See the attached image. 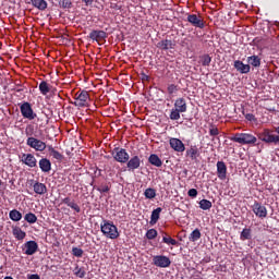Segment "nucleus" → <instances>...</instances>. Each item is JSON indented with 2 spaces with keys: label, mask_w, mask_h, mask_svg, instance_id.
<instances>
[{
  "label": "nucleus",
  "mask_w": 279,
  "mask_h": 279,
  "mask_svg": "<svg viewBox=\"0 0 279 279\" xmlns=\"http://www.w3.org/2000/svg\"><path fill=\"white\" fill-rule=\"evenodd\" d=\"M88 38L95 43H99L100 40H106V38H108V33L105 31L94 29L89 33Z\"/></svg>",
  "instance_id": "4468645a"
},
{
  "label": "nucleus",
  "mask_w": 279,
  "mask_h": 279,
  "mask_svg": "<svg viewBox=\"0 0 279 279\" xmlns=\"http://www.w3.org/2000/svg\"><path fill=\"white\" fill-rule=\"evenodd\" d=\"M201 239H202V232L199 231V229H195L194 231H192L189 236V241H191V243H195L196 241H199Z\"/></svg>",
  "instance_id": "c756f323"
},
{
  "label": "nucleus",
  "mask_w": 279,
  "mask_h": 279,
  "mask_svg": "<svg viewBox=\"0 0 279 279\" xmlns=\"http://www.w3.org/2000/svg\"><path fill=\"white\" fill-rule=\"evenodd\" d=\"M20 112L24 119H28V121H34L38 114L34 112V109L32 108V104L25 101L22 105H20Z\"/></svg>",
  "instance_id": "423d86ee"
},
{
  "label": "nucleus",
  "mask_w": 279,
  "mask_h": 279,
  "mask_svg": "<svg viewBox=\"0 0 279 279\" xmlns=\"http://www.w3.org/2000/svg\"><path fill=\"white\" fill-rule=\"evenodd\" d=\"M156 236H158V231L156 229H149L146 232V239H148V241H154Z\"/></svg>",
  "instance_id": "ea45409f"
},
{
  "label": "nucleus",
  "mask_w": 279,
  "mask_h": 279,
  "mask_svg": "<svg viewBox=\"0 0 279 279\" xmlns=\"http://www.w3.org/2000/svg\"><path fill=\"white\" fill-rule=\"evenodd\" d=\"M144 196L146 197V199H154V197H156V190L153 187L146 189L144 192Z\"/></svg>",
  "instance_id": "4c0bfd02"
},
{
  "label": "nucleus",
  "mask_w": 279,
  "mask_h": 279,
  "mask_svg": "<svg viewBox=\"0 0 279 279\" xmlns=\"http://www.w3.org/2000/svg\"><path fill=\"white\" fill-rule=\"evenodd\" d=\"M24 220L27 221V223H36L38 217L34 213H28L24 216Z\"/></svg>",
  "instance_id": "c9c22d12"
},
{
  "label": "nucleus",
  "mask_w": 279,
  "mask_h": 279,
  "mask_svg": "<svg viewBox=\"0 0 279 279\" xmlns=\"http://www.w3.org/2000/svg\"><path fill=\"white\" fill-rule=\"evenodd\" d=\"M39 169L43 171V173H49V171H51V160L41 158L39 160Z\"/></svg>",
  "instance_id": "b1692460"
},
{
  "label": "nucleus",
  "mask_w": 279,
  "mask_h": 279,
  "mask_svg": "<svg viewBox=\"0 0 279 279\" xmlns=\"http://www.w3.org/2000/svg\"><path fill=\"white\" fill-rule=\"evenodd\" d=\"M185 156L187 158H191L192 160H197V158H199L201 153H199V148H197L196 145H192L185 153Z\"/></svg>",
  "instance_id": "4be33fe9"
},
{
  "label": "nucleus",
  "mask_w": 279,
  "mask_h": 279,
  "mask_svg": "<svg viewBox=\"0 0 279 279\" xmlns=\"http://www.w3.org/2000/svg\"><path fill=\"white\" fill-rule=\"evenodd\" d=\"M230 141L239 143L240 145H256L258 138L251 133H235Z\"/></svg>",
  "instance_id": "f03ea898"
},
{
  "label": "nucleus",
  "mask_w": 279,
  "mask_h": 279,
  "mask_svg": "<svg viewBox=\"0 0 279 279\" xmlns=\"http://www.w3.org/2000/svg\"><path fill=\"white\" fill-rule=\"evenodd\" d=\"M72 104L76 108H88L90 106V94L86 90L77 92L74 95V102Z\"/></svg>",
  "instance_id": "7ed1b4c3"
},
{
  "label": "nucleus",
  "mask_w": 279,
  "mask_h": 279,
  "mask_svg": "<svg viewBox=\"0 0 279 279\" xmlns=\"http://www.w3.org/2000/svg\"><path fill=\"white\" fill-rule=\"evenodd\" d=\"M209 136H219V129L214 124H210Z\"/></svg>",
  "instance_id": "a18cd8bd"
},
{
  "label": "nucleus",
  "mask_w": 279,
  "mask_h": 279,
  "mask_svg": "<svg viewBox=\"0 0 279 279\" xmlns=\"http://www.w3.org/2000/svg\"><path fill=\"white\" fill-rule=\"evenodd\" d=\"M9 218L11 221H21V219H23V214L17 209H13L9 213Z\"/></svg>",
  "instance_id": "c85d7f7f"
},
{
  "label": "nucleus",
  "mask_w": 279,
  "mask_h": 279,
  "mask_svg": "<svg viewBox=\"0 0 279 279\" xmlns=\"http://www.w3.org/2000/svg\"><path fill=\"white\" fill-rule=\"evenodd\" d=\"M161 234H162V239H163V236H170V235H169L167 232H165V231H162Z\"/></svg>",
  "instance_id": "5fc2aeb1"
},
{
  "label": "nucleus",
  "mask_w": 279,
  "mask_h": 279,
  "mask_svg": "<svg viewBox=\"0 0 279 279\" xmlns=\"http://www.w3.org/2000/svg\"><path fill=\"white\" fill-rule=\"evenodd\" d=\"M31 185H33L36 195H45L47 193V185L45 183L31 180Z\"/></svg>",
  "instance_id": "dca6fc26"
},
{
  "label": "nucleus",
  "mask_w": 279,
  "mask_h": 279,
  "mask_svg": "<svg viewBox=\"0 0 279 279\" xmlns=\"http://www.w3.org/2000/svg\"><path fill=\"white\" fill-rule=\"evenodd\" d=\"M210 62H213V58L210 57V54H204L202 57V65L203 66H210Z\"/></svg>",
  "instance_id": "79ce46f5"
},
{
  "label": "nucleus",
  "mask_w": 279,
  "mask_h": 279,
  "mask_svg": "<svg viewBox=\"0 0 279 279\" xmlns=\"http://www.w3.org/2000/svg\"><path fill=\"white\" fill-rule=\"evenodd\" d=\"M161 213H162L161 207H157L151 211L150 221H149L150 226H156L158 223V219H160Z\"/></svg>",
  "instance_id": "393cba45"
},
{
  "label": "nucleus",
  "mask_w": 279,
  "mask_h": 279,
  "mask_svg": "<svg viewBox=\"0 0 279 279\" xmlns=\"http://www.w3.org/2000/svg\"><path fill=\"white\" fill-rule=\"evenodd\" d=\"M53 90L56 89H53V86L47 83V81H41L39 83V92L44 97H47V95H49V93H53Z\"/></svg>",
  "instance_id": "6ab92c4d"
},
{
  "label": "nucleus",
  "mask_w": 279,
  "mask_h": 279,
  "mask_svg": "<svg viewBox=\"0 0 279 279\" xmlns=\"http://www.w3.org/2000/svg\"><path fill=\"white\" fill-rule=\"evenodd\" d=\"M247 62L248 64H251V66H255V69H258V66H260V58H258V56L247 57Z\"/></svg>",
  "instance_id": "7c9ffc66"
},
{
  "label": "nucleus",
  "mask_w": 279,
  "mask_h": 279,
  "mask_svg": "<svg viewBox=\"0 0 279 279\" xmlns=\"http://www.w3.org/2000/svg\"><path fill=\"white\" fill-rule=\"evenodd\" d=\"M73 274L76 276V278H84L86 276V270H84V268H80V266H76Z\"/></svg>",
  "instance_id": "58836bf2"
},
{
  "label": "nucleus",
  "mask_w": 279,
  "mask_h": 279,
  "mask_svg": "<svg viewBox=\"0 0 279 279\" xmlns=\"http://www.w3.org/2000/svg\"><path fill=\"white\" fill-rule=\"evenodd\" d=\"M180 114H182L181 111H179L175 108H172L170 110V116L169 117H170L171 121H180Z\"/></svg>",
  "instance_id": "e433bc0d"
},
{
  "label": "nucleus",
  "mask_w": 279,
  "mask_h": 279,
  "mask_svg": "<svg viewBox=\"0 0 279 279\" xmlns=\"http://www.w3.org/2000/svg\"><path fill=\"white\" fill-rule=\"evenodd\" d=\"M122 8H123V5H121L119 3L111 2V4H110L111 10H122Z\"/></svg>",
  "instance_id": "de8ad7c7"
},
{
  "label": "nucleus",
  "mask_w": 279,
  "mask_h": 279,
  "mask_svg": "<svg viewBox=\"0 0 279 279\" xmlns=\"http://www.w3.org/2000/svg\"><path fill=\"white\" fill-rule=\"evenodd\" d=\"M251 208L254 215L259 217V219H265V217H267V207H265L263 203H258V201H255Z\"/></svg>",
  "instance_id": "9b49d317"
},
{
  "label": "nucleus",
  "mask_w": 279,
  "mask_h": 279,
  "mask_svg": "<svg viewBox=\"0 0 279 279\" xmlns=\"http://www.w3.org/2000/svg\"><path fill=\"white\" fill-rule=\"evenodd\" d=\"M22 162L26 165V167H31V169H34V167H37V160L36 157L32 154H23L22 155Z\"/></svg>",
  "instance_id": "f3484780"
},
{
  "label": "nucleus",
  "mask_w": 279,
  "mask_h": 279,
  "mask_svg": "<svg viewBox=\"0 0 279 279\" xmlns=\"http://www.w3.org/2000/svg\"><path fill=\"white\" fill-rule=\"evenodd\" d=\"M28 279H40V276L37 275V274L31 275V276L28 277Z\"/></svg>",
  "instance_id": "864d4df0"
},
{
  "label": "nucleus",
  "mask_w": 279,
  "mask_h": 279,
  "mask_svg": "<svg viewBox=\"0 0 279 279\" xmlns=\"http://www.w3.org/2000/svg\"><path fill=\"white\" fill-rule=\"evenodd\" d=\"M148 162L153 165V167H162V159H160L156 154H151L149 156Z\"/></svg>",
  "instance_id": "cd10ccee"
},
{
  "label": "nucleus",
  "mask_w": 279,
  "mask_h": 279,
  "mask_svg": "<svg viewBox=\"0 0 279 279\" xmlns=\"http://www.w3.org/2000/svg\"><path fill=\"white\" fill-rule=\"evenodd\" d=\"M1 184H2V182H1V180H0V186H1Z\"/></svg>",
  "instance_id": "13d9d810"
},
{
  "label": "nucleus",
  "mask_w": 279,
  "mask_h": 279,
  "mask_svg": "<svg viewBox=\"0 0 279 279\" xmlns=\"http://www.w3.org/2000/svg\"><path fill=\"white\" fill-rule=\"evenodd\" d=\"M49 155L54 158V160H58L59 162H62L64 160V155H62L60 151L56 150L53 146H48Z\"/></svg>",
  "instance_id": "bb28decb"
},
{
  "label": "nucleus",
  "mask_w": 279,
  "mask_h": 279,
  "mask_svg": "<svg viewBox=\"0 0 279 279\" xmlns=\"http://www.w3.org/2000/svg\"><path fill=\"white\" fill-rule=\"evenodd\" d=\"M100 232L106 236V239H111L112 241L119 239L121 234L119 233V228L114 222L104 219L100 223Z\"/></svg>",
  "instance_id": "f257e3e1"
},
{
  "label": "nucleus",
  "mask_w": 279,
  "mask_h": 279,
  "mask_svg": "<svg viewBox=\"0 0 279 279\" xmlns=\"http://www.w3.org/2000/svg\"><path fill=\"white\" fill-rule=\"evenodd\" d=\"M233 66L238 71V73H241L242 75L250 73V71L252 69L250 66V64H245L241 60H235L234 63H233Z\"/></svg>",
  "instance_id": "a211bd4d"
},
{
  "label": "nucleus",
  "mask_w": 279,
  "mask_h": 279,
  "mask_svg": "<svg viewBox=\"0 0 279 279\" xmlns=\"http://www.w3.org/2000/svg\"><path fill=\"white\" fill-rule=\"evenodd\" d=\"M26 145L35 149V151H45L47 149V144L36 137H28Z\"/></svg>",
  "instance_id": "6e6552de"
},
{
  "label": "nucleus",
  "mask_w": 279,
  "mask_h": 279,
  "mask_svg": "<svg viewBox=\"0 0 279 279\" xmlns=\"http://www.w3.org/2000/svg\"><path fill=\"white\" fill-rule=\"evenodd\" d=\"M198 205L202 210H210V208H213V202L206 198H203L202 201H199Z\"/></svg>",
  "instance_id": "72a5a7b5"
},
{
  "label": "nucleus",
  "mask_w": 279,
  "mask_h": 279,
  "mask_svg": "<svg viewBox=\"0 0 279 279\" xmlns=\"http://www.w3.org/2000/svg\"><path fill=\"white\" fill-rule=\"evenodd\" d=\"M189 197H197V190L191 189L187 192Z\"/></svg>",
  "instance_id": "8fccbe9b"
},
{
  "label": "nucleus",
  "mask_w": 279,
  "mask_h": 279,
  "mask_svg": "<svg viewBox=\"0 0 279 279\" xmlns=\"http://www.w3.org/2000/svg\"><path fill=\"white\" fill-rule=\"evenodd\" d=\"M173 47H175V44L171 39H163L157 44V48L162 51H168V49H173Z\"/></svg>",
  "instance_id": "5701e85b"
},
{
  "label": "nucleus",
  "mask_w": 279,
  "mask_h": 279,
  "mask_svg": "<svg viewBox=\"0 0 279 279\" xmlns=\"http://www.w3.org/2000/svg\"><path fill=\"white\" fill-rule=\"evenodd\" d=\"M186 21L192 27H196L198 29H204L206 27V22L201 14H187Z\"/></svg>",
  "instance_id": "0eeeda50"
},
{
  "label": "nucleus",
  "mask_w": 279,
  "mask_h": 279,
  "mask_svg": "<svg viewBox=\"0 0 279 279\" xmlns=\"http://www.w3.org/2000/svg\"><path fill=\"white\" fill-rule=\"evenodd\" d=\"M111 156L116 160V162H120L121 165H125V162L130 160V154L128 153V150H125V148H113V150L111 151Z\"/></svg>",
  "instance_id": "39448f33"
},
{
  "label": "nucleus",
  "mask_w": 279,
  "mask_h": 279,
  "mask_svg": "<svg viewBox=\"0 0 279 279\" xmlns=\"http://www.w3.org/2000/svg\"><path fill=\"white\" fill-rule=\"evenodd\" d=\"M22 252L26 256H34L38 252V243L34 240L27 241L22 245Z\"/></svg>",
  "instance_id": "9d476101"
},
{
  "label": "nucleus",
  "mask_w": 279,
  "mask_h": 279,
  "mask_svg": "<svg viewBox=\"0 0 279 279\" xmlns=\"http://www.w3.org/2000/svg\"><path fill=\"white\" fill-rule=\"evenodd\" d=\"M61 204H65V206H69V208H72V210L76 213H82V207H80V205L75 203L74 199H71V197L63 198Z\"/></svg>",
  "instance_id": "412c9836"
},
{
  "label": "nucleus",
  "mask_w": 279,
  "mask_h": 279,
  "mask_svg": "<svg viewBox=\"0 0 279 279\" xmlns=\"http://www.w3.org/2000/svg\"><path fill=\"white\" fill-rule=\"evenodd\" d=\"M162 243H166V245H178V242L175 241V239L171 238V235L163 236Z\"/></svg>",
  "instance_id": "37998d69"
},
{
  "label": "nucleus",
  "mask_w": 279,
  "mask_h": 279,
  "mask_svg": "<svg viewBox=\"0 0 279 279\" xmlns=\"http://www.w3.org/2000/svg\"><path fill=\"white\" fill-rule=\"evenodd\" d=\"M22 89H17V93H21Z\"/></svg>",
  "instance_id": "4d7b16f0"
},
{
  "label": "nucleus",
  "mask_w": 279,
  "mask_h": 279,
  "mask_svg": "<svg viewBox=\"0 0 279 279\" xmlns=\"http://www.w3.org/2000/svg\"><path fill=\"white\" fill-rule=\"evenodd\" d=\"M72 254L73 256H75L76 258H82V256H84V250L80 248V247H73L72 248Z\"/></svg>",
  "instance_id": "c03bdc74"
},
{
  "label": "nucleus",
  "mask_w": 279,
  "mask_h": 279,
  "mask_svg": "<svg viewBox=\"0 0 279 279\" xmlns=\"http://www.w3.org/2000/svg\"><path fill=\"white\" fill-rule=\"evenodd\" d=\"M169 145H170L171 149H173L174 151H178L179 154H182L183 151L186 150V146H184V143L181 142L180 138H177V137H171L169 140Z\"/></svg>",
  "instance_id": "f8f14e48"
},
{
  "label": "nucleus",
  "mask_w": 279,
  "mask_h": 279,
  "mask_svg": "<svg viewBox=\"0 0 279 279\" xmlns=\"http://www.w3.org/2000/svg\"><path fill=\"white\" fill-rule=\"evenodd\" d=\"M216 167H217V175L219 180H226V178H228V166H226V162L218 161L216 163Z\"/></svg>",
  "instance_id": "2eb2a0df"
},
{
  "label": "nucleus",
  "mask_w": 279,
  "mask_h": 279,
  "mask_svg": "<svg viewBox=\"0 0 279 279\" xmlns=\"http://www.w3.org/2000/svg\"><path fill=\"white\" fill-rule=\"evenodd\" d=\"M4 279H14V278H12L11 276H8V277H4Z\"/></svg>",
  "instance_id": "6e6d98bb"
},
{
  "label": "nucleus",
  "mask_w": 279,
  "mask_h": 279,
  "mask_svg": "<svg viewBox=\"0 0 279 279\" xmlns=\"http://www.w3.org/2000/svg\"><path fill=\"white\" fill-rule=\"evenodd\" d=\"M245 119L246 121H256V117L253 113H247Z\"/></svg>",
  "instance_id": "3c124183"
},
{
  "label": "nucleus",
  "mask_w": 279,
  "mask_h": 279,
  "mask_svg": "<svg viewBox=\"0 0 279 279\" xmlns=\"http://www.w3.org/2000/svg\"><path fill=\"white\" fill-rule=\"evenodd\" d=\"M126 169L128 171H136V169H141V157L137 155L133 157H129V160L126 161Z\"/></svg>",
  "instance_id": "ddd939ff"
},
{
  "label": "nucleus",
  "mask_w": 279,
  "mask_h": 279,
  "mask_svg": "<svg viewBox=\"0 0 279 279\" xmlns=\"http://www.w3.org/2000/svg\"><path fill=\"white\" fill-rule=\"evenodd\" d=\"M250 239H252V229H250V228L243 229L240 234V240L241 241H250Z\"/></svg>",
  "instance_id": "2f4dec72"
},
{
  "label": "nucleus",
  "mask_w": 279,
  "mask_h": 279,
  "mask_svg": "<svg viewBox=\"0 0 279 279\" xmlns=\"http://www.w3.org/2000/svg\"><path fill=\"white\" fill-rule=\"evenodd\" d=\"M174 109L179 110V112L184 113L189 110V106L186 105L185 98H177L174 101Z\"/></svg>",
  "instance_id": "aec40b11"
},
{
  "label": "nucleus",
  "mask_w": 279,
  "mask_h": 279,
  "mask_svg": "<svg viewBox=\"0 0 279 279\" xmlns=\"http://www.w3.org/2000/svg\"><path fill=\"white\" fill-rule=\"evenodd\" d=\"M85 5H93V0H82Z\"/></svg>",
  "instance_id": "603ef678"
},
{
  "label": "nucleus",
  "mask_w": 279,
  "mask_h": 279,
  "mask_svg": "<svg viewBox=\"0 0 279 279\" xmlns=\"http://www.w3.org/2000/svg\"><path fill=\"white\" fill-rule=\"evenodd\" d=\"M259 141H263V143L274 144L278 145L279 143V135L274 134V131L269 129H264L263 132L258 134Z\"/></svg>",
  "instance_id": "20e7f679"
},
{
  "label": "nucleus",
  "mask_w": 279,
  "mask_h": 279,
  "mask_svg": "<svg viewBox=\"0 0 279 279\" xmlns=\"http://www.w3.org/2000/svg\"><path fill=\"white\" fill-rule=\"evenodd\" d=\"M25 134H26V136H31L29 138H32V136L34 134V128L33 126L26 128Z\"/></svg>",
  "instance_id": "09e8293b"
},
{
  "label": "nucleus",
  "mask_w": 279,
  "mask_h": 279,
  "mask_svg": "<svg viewBox=\"0 0 279 279\" xmlns=\"http://www.w3.org/2000/svg\"><path fill=\"white\" fill-rule=\"evenodd\" d=\"M60 5L69 9L73 5V3L71 2V0H62L60 1Z\"/></svg>",
  "instance_id": "49530a36"
},
{
  "label": "nucleus",
  "mask_w": 279,
  "mask_h": 279,
  "mask_svg": "<svg viewBox=\"0 0 279 279\" xmlns=\"http://www.w3.org/2000/svg\"><path fill=\"white\" fill-rule=\"evenodd\" d=\"M167 90H168V95L173 97L174 95H177L180 92V86H178L175 84H168Z\"/></svg>",
  "instance_id": "f704fd0d"
},
{
  "label": "nucleus",
  "mask_w": 279,
  "mask_h": 279,
  "mask_svg": "<svg viewBox=\"0 0 279 279\" xmlns=\"http://www.w3.org/2000/svg\"><path fill=\"white\" fill-rule=\"evenodd\" d=\"M34 8L37 10H47V1L45 0H31Z\"/></svg>",
  "instance_id": "473e14b6"
},
{
  "label": "nucleus",
  "mask_w": 279,
  "mask_h": 279,
  "mask_svg": "<svg viewBox=\"0 0 279 279\" xmlns=\"http://www.w3.org/2000/svg\"><path fill=\"white\" fill-rule=\"evenodd\" d=\"M153 265L166 269L167 267H171V259L165 255H156L153 257Z\"/></svg>",
  "instance_id": "1a4fd4ad"
},
{
  "label": "nucleus",
  "mask_w": 279,
  "mask_h": 279,
  "mask_svg": "<svg viewBox=\"0 0 279 279\" xmlns=\"http://www.w3.org/2000/svg\"><path fill=\"white\" fill-rule=\"evenodd\" d=\"M12 234L17 241H23V239H25L27 236V233H25V231L21 230L20 227H13Z\"/></svg>",
  "instance_id": "a878e982"
},
{
  "label": "nucleus",
  "mask_w": 279,
  "mask_h": 279,
  "mask_svg": "<svg viewBox=\"0 0 279 279\" xmlns=\"http://www.w3.org/2000/svg\"><path fill=\"white\" fill-rule=\"evenodd\" d=\"M94 189H96V191H98V193H109L110 192V185L108 184H100L99 186H95Z\"/></svg>",
  "instance_id": "a19ab883"
}]
</instances>
